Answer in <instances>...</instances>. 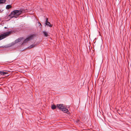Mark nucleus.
Returning <instances> with one entry per match:
<instances>
[{
    "label": "nucleus",
    "mask_w": 131,
    "mask_h": 131,
    "mask_svg": "<svg viewBox=\"0 0 131 131\" xmlns=\"http://www.w3.org/2000/svg\"><path fill=\"white\" fill-rule=\"evenodd\" d=\"M23 12V10L21 9L20 10H15L12 11L10 14L8 16V18H12L15 17L16 18L18 16L20 15Z\"/></svg>",
    "instance_id": "f257e3e1"
},
{
    "label": "nucleus",
    "mask_w": 131,
    "mask_h": 131,
    "mask_svg": "<svg viewBox=\"0 0 131 131\" xmlns=\"http://www.w3.org/2000/svg\"><path fill=\"white\" fill-rule=\"evenodd\" d=\"M57 107L59 110L62 111L64 113H69L68 109L66 108L63 104H58Z\"/></svg>",
    "instance_id": "f03ea898"
},
{
    "label": "nucleus",
    "mask_w": 131,
    "mask_h": 131,
    "mask_svg": "<svg viewBox=\"0 0 131 131\" xmlns=\"http://www.w3.org/2000/svg\"><path fill=\"white\" fill-rule=\"evenodd\" d=\"M12 33L11 31L7 32L4 34H1L0 35V40L6 38L9 35Z\"/></svg>",
    "instance_id": "7ed1b4c3"
},
{
    "label": "nucleus",
    "mask_w": 131,
    "mask_h": 131,
    "mask_svg": "<svg viewBox=\"0 0 131 131\" xmlns=\"http://www.w3.org/2000/svg\"><path fill=\"white\" fill-rule=\"evenodd\" d=\"M34 34L28 37L22 43V45H23L24 43H26L32 39L34 37Z\"/></svg>",
    "instance_id": "20e7f679"
},
{
    "label": "nucleus",
    "mask_w": 131,
    "mask_h": 131,
    "mask_svg": "<svg viewBox=\"0 0 131 131\" xmlns=\"http://www.w3.org/2000/svg\"><path fill=\"white\" fill-rule=\"evenodd\" d=\"M23 38H20L16 39L15 41V43H18L19 42H20L22 40Z\"/></svg>",
    "instance_id": "39448f33"
},
{
    "label": "nucleus",
    "mask_w": 131,
    "mask_h": 131,
    "mask_svg": "<svg viewBox=\"0 0 131 131\" xmlns=\"http://www.w3.org/2000/svg\"><path fill=\"white\" fill-rule=\"evenodd\" d=\"M45 24L50 27H52V26L51 25L50 23L48 21H46Z\"/></svg>",
    "instance_id": "423d86ee"
},
{
    "label": "nucleus",
    "mask_w": 131,
    "mask_h": 131,
    "mask_svg": "<svg viewBox=\"0 0 131 131\" xmlns=\"http://www.w3.org/2000/svg\"><path fill=\"white\" fill-rule=\"evenodd\" d=\"M7 72H5L4 71H0V74H1V75H5L7 74Z\"/></svg>",
    "instance_id": "0eeeda50"
},
{
    "label": "nucleus",
    "mask_w": 131,
    "mask_h": 131,
    "mask_svg": "<svg viewBox=\"0 0 131 131\" xmlns=\"http://www.w3.org/2000/svg\"><path fill=\"white\" fill-rule=\"evenodd\" d=\"M6 1V0H0V4L4 3Z\"/></svg>",
    "instance_id": "6e6552de"
},
{
    "label": "nucleus",
    "mask_w": 131,
    "mask_h": 131,
    "mask_svg": "<svg viewBox=\"0 0 131 131\" xmlns=\"http://www.w3.org/2000/svg\"><path fill=\"white\" fill-rule=\"evenodd\" d=\"M12 7V6L11 5H7L6 7V8H11Z\"/></svg>",
    "instance_id": "1a4fd4ad"
},
{
    "label": "nucleus",
    "mask_w": 131,
    "mask_h": 131,
    "mask_svg": "<svg viewBox=\"0 0 131 131\" xmlns=\"http://www.w3.org/2000/svg\"><path fill=\"white\" fill-rule=\"evenodd\" d=\"M56 108V106L54 105H52L51 108L53 110H54Z\"/></svg>",
    "instance_id": "9d476101"
},
{
    "label": "nucleus",
    "mask_w": 131,
    "mask_h": 131,
    "mask_svg": "<svg viewBox=\"0 0 131 131\" xmlns=\"http://www.w3.org/2000/svg\"><path fill=\"white\" fill-rule=\"evenodd\" d=\"M44 35L46 37H47L48 36V34L47 32L45 31H43Z\"/></svg>",
    "instance_id": "9b49d317"
},
{
    "label": "nucleus",
    "mask_w": 131,
    "mask_h": 131,
    "mask_svg": "<svg viewBox=\"0 0 131 131\" xmlns=\"http://www.w3.org/2000/svg\"><path fill=\"white\" fill-rule=\"evenodd\" d=\"M35 46V45H31L28 47L30 48H32L34 47Z\"/></svg>",
    "instance_id": "f8f14e48"
},
{
    "label": "nucleus",
    "mask_w": 131,
    "mask_h": 131,
    "mask_svg": "<svg viewBox=\"0 0 131 131\" xmlns=\"http://www.w3.org/2000/svg\"><path fill=\"white\" fill-rule=\"evenodd\" d=\"M48 18H46V21H48Z\"/></svg>",
    "instance_id": "ddd939ff"
},
{
    "label": "nucleus",
    "mask_w": 131,
    "mask_h": 131,
    "mask_svg": "<svg viewBox=\"0 0 131 131\" xmlns=\"http://www.w3.org/2000/svg\"><path fill=\"white\" fill-rule=\"evenodd\" d=\"M4 28H5V29H6L7 28V27H4Z\"/></svg>",
    "instance_id": "4468645a"
},
{
    "label": "nucleus",
    "mask_w": 131,
    "mask_h": 131,
    "mask_svg": "<svg viewBox=\"0 0 131 131\" xmlns=\"http://www.w3.org/2000/svg\"><path fill=\"white\" fill-rule=\"evenodd\" d=\"M40 23V25H41V24L40 23Z\"/></svg>",
    "instance_id": "2eb2a0df"
}]
</instances>
